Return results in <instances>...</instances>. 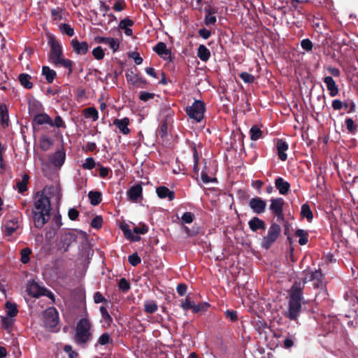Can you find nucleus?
I'll use <instances>...</instances> for the list:
<instances>
[{"instance_id": "nucleus-24", "label": "nucleus", "mask_w": 358, "mask_h": 358, "mask_svg": "<svg viewBox=\"0 0 358 358\" xmlns=\"http://www.w3.org/2000/svg\"><path fill=\"white\" fill-rule=\"evenodd\" d=\"M44 288L45 287H41L38 283L34 282L27 287V292L30 296L34 298H39L42 296V289H44Z\"/></svg>"}, {"instance_id": "nucleus-16", "label": "nucleus", "mask_w": 358, "mask_h": 358, "mask_svg": "<svg viewBox=\"0 0 358 358\" xmlns=\"http://www.w3.org/2000/svg\"><path fill=\"white\" fill-rule=\"evenodd\" d=\"M275 146L279 159L281 161H285L287 158L285 152L288 150V144L283 139H278Z\"/></svg>"}, {"instance_id": "nucleus-15", "label": "nucleus", "mask_w": 358, "mask_h": 358, "mask_svg": "<svg viewBox=\"0 0 358 358\" xmlns=\"http://www.w3.org/2000/svg\"><path fill=\"white\" fill-rule=\"evenodd\" d=\"M66 159V153L64 150L55 152L50 157V163L55 167H61Z\"/></svg>"}, {"instance_id": "nucleus-33", "label": "nucleus", "mask_w": 358, "mask_h": 358, "mask_svg": "<svg viewBox=\"0 0 358 358\" xmlns=\"http://www.w3.org/2000/svg\"><path fill=\"white\" fill-rule=\"evenodd\" d=\"M88 197L92 206H97L102 201V194L99 191H90Z\"/></svg>"}, {"instance_id": "nucleus-57", "label": "nucleus", "mask_w": 358, "mask_h": 358, "mask_svg": "<svg viewBox=\"0 0 358 358\" xmlns=\"http://www.w3.org/2000/svg\"><path fill=\"white\" fill-rule=\"evenodd\" d=\"M168 125L166 122H163L161 124L159 129L158 130V136H159L162 139H164L167 137L168 134Z\"/></svg>"}, {"instance_id": "nucleus-41", "label": "nucleus", "mask_w": 358, "mask_h": 358, "mask_svg": "<svg viewBox=\"0 0 358 358\" xmlns=\"http://www.w3.org/2000/svg\"><path fill=\"white\" fill-rule=\"evenodd\" d=\"M5 307L7 309V317H13L17 315L18 310L15 303L7 301L5 304Z\"/></svg>"}, {"instance_id": "nucleus-56", "label": "nucleus", "mask_w": 358, "mask_h": 358, "mask_svg": "<svg viewBox=\"0 0 358 358\" xmlns=\"http://www.w3.org/2000/svg\"><path fill=\"white\" fill-rule=\"evenodd\" d=\"M128 261L131 265L136 266L141 262V259L138 254L135 252L128 257Z\"/></svg>"}, {"instance_id": "nucleus-10", "label": "nucleus", "mask_w": 358, "mask_h": 358, "mask_svg": "<svg viewBox=\"0 0 358 358\" xmlns=\"http://www.w3.org/2000/svg\"><path fill=\"white\" fill-rule=\"evenodd\" d=\"M77 241V236L72 231H65L60 236L58 248L63 252H67L71 244Z\"/></svg>"}, {"instance_id": "nucleus-29", "label": "nucleus", "mask_w": 358, "mask_h": 358, "mask_svg": "<svg viewBox=\"0 0 358 358\" xmlns=\"http://www.w3.org/2000/svg\"><path fill=\"white\" fill-rule=\"evenodd\" d=\"M0 122L3 127L8 126V110L5 104L0 105Z\"/></svg>"}, {"instance_id": "nucleus-23", "label": "nucleus", "mask_w": 358, "mask_h": 358, "mask_svg": "<svg viewBox=\"0 0 358 358\" xmlns=\"http://www.w3.org/2000/svg\"><path fill=\"white\" fill-rule=\"evenodd\" d=\"M153 50L164 59H166V55L171 54V50L167 48L166 43L164 42L157 43Z\"/></svg>"}, {"instance_id": "nucleus-17", "label": "nucleus", "mask_w": 358, "mask_h": 358, "mask_svg": "<svg viewBox=\"0 0 358 358\" xmlns=\"http://www.w3.org/2000/svg\"><path fill=\"white\" fill-rule=\"evenodd\" d=\"M248 226L250 229L256 232L258 230H265L266 229V224L265 222L259 218L258 217H253L249 222Z\"/></svg>"}, {"instance_id": "nucleus-25", "label": "nucleus", "mask_w": 358, "mask_h": 358, "mask_svg": "<svg viewBox=\"0 0 358 358\" xmlns=\"http://www.w3.org/2000/svg\"><path fill=\"white\" fill-rule=\"evenodd\" d=\"M204 11L206 13V16L204 18V22L206 26L215 24L217 18L214 15L216 13L217 10L215 8H204Z\"/></svg>"}, {"instance_id": "nucleus-63", "label": "nucleus", "mask_w": 358, "mask_h": 358, "mask_svg": "<svg viewBox=\"0 0 358 358\" xmlns=\"http://www.w3.org/2000/svg\"><path fill=\"white\" fill-rule=\"evenodd\" d=\"M148 231V227L145 224H141L140 227H135L132 231L133 233L138 234H145Z\"/></svg>"}, {"instance_id": "nucleus-38", "label": "nucleus", "mask_w": 358, "mask_h": 358, "mask_svg": "<svg viewBox=\"0 0 358 358\" xmlns=\"http://www.w3.org/2000/svg\"><path fill=\"white\" fill-rule=\"evenodd\" d=\"M99 310L104 323L107 327H110L113 320L106 308L105 306H101Z\"/></svg>"}, {"instance_id": "nucleus-34", "label": "nucleus", "mask_w": 358, "mask_h": 358, "mask_svg": "<svg viewBox=\"0 0 358 358\" xmlns=\"http://www.w3.org/2000/svg\"><path fill=\"white\" fill-rule=\"evenodd\" d=\"M158 310V305L154 300H147L144 302V311L148 314H153Z\"/></svg>"}, {"instance_id": "nucleus-39", "label": "nucleus", "mask_w": 358, "mask_h": 358, "mask_svg": "<svg viewBox=\"0 0 358 358\" xmlns=\"http://www.w3.org/2000/svg\"><path fill=\"white\" fill-rule=\"evenodd\" d=\"M295 235L299 237V243L301 245H306L308 241V231L299 229L296 231Z\"/></svg>"}, {"instance_id": "nucleus-45", "label": "nucleus", "mask_w": 358, "mask_h": 358, "mask_svg": "<svg viewBox=\"0 0 358 358\" xmlns=\"http://www.w3.org/2000/svg\"><path fill=\"white\" fill-rule=\"evenodd\" d=\"M2 327L6 330L8 332H10L12 330V326L14 322V320L8 317H1Z\"/></svg>"}, {"instance_id": "nucleus-28", "label": "nucleus", "mask_w": 358, "mask_h": 358, "mask_svg": "<svg viewBox=\"0 0 358 358\" xmlns=\"http://www.w3.org/2000/svg\"><path fill=\"white\" fill-rule=\"evenodd\" d=\"M53 64L55 66H62L69 70L68 75H71L73 73V62L71 59H64L61 57V59H59L57 61H56Z\"/></svg>"}, {"instance_id": "nucleus-19", "label": "nucleus", "mask_w": 358, "mask_h": 358, "mask_svg": "<svg viewBox=\"0 0 358 358\" xmlns=\"http://www.w3.org/2000/svg\"><path fill=\"white\" fill-rule=\"evenodd\" d=\"M323 80L329 92V95L332 97L337 96L338 94L339 90L333 78L331 76H326Z\"/></svg>"}, {"instance_id": "nucleus-40", "label": "nucleus", "mask_w": 358, "mask_h": 358, "mask_svg": "<svg viewBox=\"0 0 358 358\" xmlns=\"http://www.w3.org/2000/svg\"><path fill=\"white\" fill-rule=\"evenodd\" d=\"M250 134L252 141H257L262 138L263 132L258 126L254 125L250 129Z\"/></svg>"}, {"instance_id": "nucleus-4", "label": "nucleus", "mask_w": 358, "mask_h": 358, "mask_svg": "<svg viewBox=\"0 0 358 358\" xmlns=\"http://www.w3.org/2000/svg\"><path fill=\"white\" fill-rule=\"evenodd\" d=\"M281 234V227L276 222L270 225L266 235L262 236L260 245L265 250L270 249L278 240Z\"/></svg>"}, {"instance_id": "nucleus-47", "label": "nucleus", "mask_w": 358, "mask_h": 358, "mask_svg": "<svg viewBox=\"0 0 358 358\" xmlns=\"http://www.w3.org/2000/svg\"><path fill=\"white\" fill-rule=\"evenodd\" d=\"M59 29L62 33L66 34L68 36H73L74 35V29L68 24H61Z\"/></svg>"}, {"instance_id": "nucleus-18", "label": "nucleus", "mask_w": 358, "mask_h": 358, "mask_svg": "<svg viewBox=\"0 0 358 358\" xmlns=\"http://www.w3.org/2000/svg\"><path fill=\"white\" fill-rule=\"evenodd\" d=\"M143 188L141 184H136L132 186L127 192V196L129 200L136 201L138 199L142 197Z\"/></svg>"}, {"instance_id": "nucleus-51", "label": "nucleus", "mask_w": 358, "mask_h": 358, "mask_svg": "<svg viewBox=\"0 0 358 358\" xmlns=\"http://www.w3.org/2000/svg\"><path fill=\"white\" fill-rule=\"evenodd\" d=\"M102 224H103V218L100 215L95 216L92 219L91 224H90V225L92 228L96 229H101L102 227Z\"/></svg>"}, {"instance_id": "nucleus-43", "label": "nucleus", "mask_w": 358, "mask_h": 358, "mask_svg": "<svg viewBox=\"0 0 358 358\" xmlns=\"http://www.w3.org/2000/svg\"><path fill=\"white\" fill-rule=\"evenodd\" d=\"M40 143L41 148L44 151L48 150L53 144L51 138L45 136L41 138Z\"/></svg>"}, {"instance_id": "nucleus-9", "label": "nucleus", "mask_w": 358, "mask_h": 358, "mask_svg": "<svg viewBox=\"0 0 358 358\" xmlns=\"http://www.w3.org/2000/svg\"><path fill=\"white\" fill-rule=\"evenodd\" d=\"M310 281L314 282L313 286L315 288L323 287V274L321 269L306 271V277L303 280V285Z\"/></svg>"}, {"instance_id": "nucleus-44", "label": "nucleus", "mask_w": 358, "mask_h": 358, "mask_svg": "<svg viewBox=\"0 0 358 358\" xmlns=\"http://www.w3.org/2000/svg\"><path fill=\"white\" fill-rule=\"evenodd\" d=\"M118 288L122 292L126 293L131 289V284L125 278H122L119 280Z\"/></svg>"}, {"instance_id": "nucleus-11", "label": "nucleus", "mask_w": 358, "mask_h": 358, "mask_svg": "<svg viewBox=\"0 0 358 358\" xmlns=\"http://www.w3.org/2000/svg\"><path fill=\"white\" fill-rule=\"evenodd\" d=\"M248 205L253 213L258 215L264 213L266 208V201L258 196L252 198Z\"/></svg>"}, {"instance_id": "nucleus-2", "label": "nucleus", "mask_w": 358, "mask_h": 358, "mask_svg": "<svg viewBox=\"0 0 358 358\" xmlns=\"http://www.w3.org/2000/svg\"><path fill=\"white\" fill-rule=\"evenodd\" d=\"M303 287L301 282H295L289 291L288 308L285 316L290 320H296L301 312Z\"/></svg>"}, {"instance_id": "nucleus-26", "label": "nucleus", "mask_w": 358, "mask_h": 358, "mask_svg": "<svg viewBox=\"0 0 358 358\" xmlns=\"http://www.w3.org/2000/svg\"><path fill=\"white\" fill-rule=\"evenodd\" d=\"M120 229L123 231V234L126 238L131 240L134 242L140 241L141 237L138 235H134L129 227L127 224L123 223L120 225Z\"/></svg>"}, {"instance_id": "nucleus-61", "label": "nucleus", "mask_w": 358, "mask_h": 358, "mask_svg": "<svg viewBox=\"0 0 358 358\" xmlns=\"http://www.w3.org/2000/svg\"><path fill=\"white\" fill-rule=\"evenodd\" d=\"M182 220L186 224H190L194 221V215L191 212H185L182 214Z\"/></svg>"}, {"instance_id": "nucleus-48", "label": "nucleus", "mask_w": 358, "mask_h": 358, "mask_svg": "<svg viewBox=\"0 0 358 358\" xmlns=\"http://www.w3.org/2000/svg\"><path fill=\"white\" fill-rule=\"evenodd\" d=\"M92 55L97 60H102L105 57V52L101 46H98L92 50Z\"/></svg>"}, {"instance_id": "nucleus-7", "label": "nucleus", "mask_w": 358, "mask_h": 358, "mask_svg": "<svg viewBox=\"0 0 358 358\" xmlns=\"http://www.w3.org/2000/svg\"><path fill=\"white\" fill-rule=\"evenodd\" d=\"M44 322L45 326L55 331L59 323V313L57 309L54 307L48 308L44 311Z\"/></svg>"}, {"instance_id": "nucleus-50", "label": "nucleus", "mask_w": 358, "mask_h": 358, "mask_svg": "<svg viewBox=\"0 0 358 358\" xmlns=\"http://www.w3.org/2000/svg\"><path fill=\"white\" fill-rule=\"evenodd\" d=\"M126 78L127 82L131 83L133 85H137V80L138 79L139 75L135 73L133 71L127 72L126 73Z\"/></svg>"}, {"instance_id": "nucleus-46", "label": "nucleus", "mask_w": 358, "mask_h": 358, "mask_svg": "<svg viewBox=\"0 0 358 358\" xmlns=\"http://www.w3.org/2000/svg\"><path fill=\"white\" fill-rule=\"evenodd\" d=\"M31 253V250L29 248H25L21 250L20 260L23 264H27L29 262V260H30L29 256H30Z\"/></svg>"}, {"instance_id": "nucleus-59", "label": "nucleus", "mask_w": 358, "mask_h": 358, "mask_svg": "<svg viewBox=\"0 0 358 358\" xmlns=\"http://www.w3.org/2000/svg\"><path fill=\"white\" fill-rule=\"evenodd\" d=\"M224 315L231 322H235L238 320V313L236 310L228 309L224 312Z\"/></svg>"}, {"instance_id": "nucleus-12", "label": "nucleus", "mask_w": 358, "mask_h": 358, "mask_svg": "<svg viewBox=\"0 0 358 358\" xmlns=\"http://www.w3.org/2000/svg\"><path fill=\"white\" fill-rule=\"evenodd\" d=\"M3 233L7 236H10L18 229V219L17 217H11L5 220L3 224Z\"/></svg>"}, {"instance_id": "nucleus-36", "label": "nucleus", "mask_w": 358, "mask_h": 358, "mask_svg": "<svg viewBox=\"0 0 358 358\" xmlns=\"http://www.w3.org/2000/svg\"><path fill=\"white\" fill-rule=\"evenodd\" d=\"M301 215L303 217L306 218L309 222H312L313 219V213L308 203H304L301 206Z\"/></svg>"}, {"instance_id": "nucleus-42", "label": "nucleus", "mask_w": 358, "mask_h": 358, "mask_svg": "<svg viewBox=\"0 0 358 358\" xmlns=\"http://www.w3.org/2000/svg\"><path fill=\"white\" fill-rule=\"evenodd\" d=\"M345 123L348 133L355 134L357 132L358 125L355 124L354 120L351 117H347Z\"/></svg>"}, {"instance_id": "nucleus-35", "label": "nucleus", "mask_w": 358, "mask_h": 358, "mask_svg": "<svg viewBox=\"0 0 358 358\" xmlns=\"http://www.w3.org/2000/svg\"><path fill=\"white\" fill-rule=\"evenodd\" d=\"M29 175L25 173L22 176V180L17 182L16 186L19 193L23 194L27 190V184L29 182Z\"/></svg>"}, {"instance_id": "nucleus-52", "label": "nucleus", "mask_w": 358, "mask_h": 358, "mask_svg": "<svg viewBox=\"0 0 358 358\" xmlns=\"http://www.w3.org/2000/svg\"><path fill=\"white\" fill-rule=\"evenodd\" d=\"M112 342L113 340L108 333H103L99 336L98 339V343L101 345H105Z\"/></svg>"}, {"instance_id": "nucleus-64", "label": "nucleus", "mask_w": 358, "mask_h": 358, "mask_svg": "<svg viewBox=\"0 0 358 358\" xmlns=\"http://www.w3.org/2000/svg\"><path fill=\"white\" fill-rule=\"evenodd\" d=\"M210 306L208 303L204 302L199 304H194L193 311L194 313H199L200 311L206 310Z\"/></svg>"}, {"instance_id": "nucleus-58", "label": "nucleus", "mask_w": 358, "mask_h": 358, "mask_svg": "<svg viewBox=\"0 0 358 358\" xmlns=\"http://www.w3.org/2000/svg\"><path fill=\"white\" fill-rule=\"evenodd\" d=\"M52 222H53L52 229L55 231L58 230L62 225L61 215L60 214L55 215L52 219Z\"/></svg>"}, {"instance_id": "nucleus-3", "label": "nucleus", "mask_w": 358, "mask_h": 358, "mask_svg": "<svg viewBox=\"0 0 358 358\" xmlns=\"http://www.w3.org/2000/svg\"><path fill=\"white\" fill-rule=\"evenodd\" d=\"M92 323L90 321L88 314L81 318L77 323L76 327L75 342L78 345H83L91 341L92 334L90 332Z\"/></svg>"}, {"instance_id": "nucleus-20", "label": "nucleus", "mask_w": 358, "mask_h": 358, "mask_svg": "<svg viewBox=\"0 0 358 358\" xmlns=\"http://www.w3.org/2000/svg\"><path fill=\"white\" fill-rule=\"evenodd\" d=\"M275 186L280 194L286 195L290 189V184L281 177H278L275 180Z\"/></svg>"}, {"instance_id": "nucleus-54", "label": "nucleus", "mask_w": 358, "mask_h": 358, "mask_svg": "<svg viewBox=\"0 0 358 358\" xmlns=\"http://www.w3.org/2000/svg\"><path fill=\"white\" fill-rule=\"evenodd\" d=\"M95 166L96 162L93 157H87L85 162L82 164V167L86 170H92Z\"/></svg>"}, {"instance_id": "nucleus-6", "label": "nucleus", "mask_w": 358, "mask_h": 358, "mask_svg": "<svg viewBox=\"0 0 358 358\" xmlns=\"http://www.w3.org/2000/svg\"><path fill=\"white\" fill-rule=\"evenodd\" d=\"M48 43L50 48L48 54V60L53 64L63 57L62 46L54 36H49Z\"/></svg>"}, {"instance_id": "nucleus-62", "label": "nucleus", "mask_w": 358, "mask_h": 358, "mask_svg": "<svg viewBox=\"0 0 358 358\" xmlns=\"http://www.w3.org/2000/svg\"><path fill=\"white\" fill-rule=\"evenodd\" d=\"M50 126H55L57 128H65L66 124L63 121L62 118L57 115L55 117L54 122L52 120V124H50Z\"/></svg>"}, {"instance_id": "nucleus-60", "label": "nucleus", "mask_w": 358, "mask_h": 358, "mask_svg": "<svg viewBox=\"0 0 358 358\" xmlns=\"http://www.w3.org/2000/svg\"><path fill=\"white\" fill-rule=\"evenodd\" d=\"M192 151H193V159H194V170L195 172L197 173L199 171L198 166H199V157L198 151L194 145L192 147Z\"/></svg>"}, {"instance_id": "nucleus-53", "label": "nucleus", "mask_w": 358, "mask_h": 358, "mask_svg": "<svg viewBox=\"0 0 358 358\" xmlns=\"http://www.w3.org/2000/svg\"><path fill=\"white\" fill-rule=\"evenodd\" d=\"M302 49L306 52H310L313 50V44L309 38H304L301 41Z\"/></svg>"}, {"instance_id": "nucleus-8", "label": "nucleus", "mask_w": 358, "mask_h": 358, "mask_svg": "<svg viewBox=\"0 0 358 358\" xmlns=\"http://www.w3.org/2000/svg\"><path fill=\"white\" fill-rule=\"evenodd\" d=\"M269 206L270 210L277 217L278 221H284L283 206L285 201L282 198H275L271 199Z\"/></svg>"}, {"instance_id": "nucleus-1", "label": "nucleus", "mask_w": 358, "mask_h": 358, "mask_svg": "<svg viewBox=\"0 0 358 358\" xmlns=\"http://www.w3.org/2000/svg\"><path fill=\"white\" fill-rule=\"evenodd\" d=\"M58 193L55 186H45L43 190L38 191L34 196L33 220L34 226L41 229L48 222L52 210L50 199Z\"/></svg>"}, {"instance_id": "nucleus-5", "label": "nucleus", "mask_w": 358, "mask_h": 358, "mask_svg": "<svg viewBox=\"0 0 358 358\" xmlns=\"http://www.w3.org/2000/svg\"><path fill=\"white\" fill-rule=\"evenodd\" d=\"M206 110L203 101L195 100L192 106L186 107L185 111L191 119L195 120L197 122L203 118Z\"/></svg>"}, {"instance_id": "nucleus-21", "label": "nucleus", "mask_w": 358, "mask_h": 358, "mask_svg": "<svg viewBox=\"0 0 358 358\" xmlns=\"http://www.w3.org/2000/svg\"><path fill=\"white\" fill-rule=\"evenodd\" d=\"M129 124V119L128 117H124L122 119H115L113 120V124L115 125L121 133L124 135L129 134L130 132L128 125Z\"/></svg>"}, {"instance_id": "nucleus-14", "label": "nucleus", "mask_w": 358, "mask_h": 358, "mask_svg": "<svg viewBox=\"0 0 358 358\" xmlns=\"http://www.w3.org/2000/svg\"><path fill=\"white\" fill-rule=\"evenodd\" d=\"M94 41L97 43H104L108 45L109 47L113 50V52H117L120 48V42L117 38L96 36L95 37Z\"/></svg>"}, {"instance_id": "nucleus-31", "label": "nucleus", "mask_w": 358, "mask_h": 358, "mask_svg": "<svg viewBox=\"0 0 358 358\" xmlns=\"http://www.w3.org/2000/svg\"><path fill=\"white\" fill-rule=\"evenodd\" d=\"M34 122L38 125L50 124H52V119L46 113H38L34 116Z\"/></svg>"}, {"instance_id": "nucleus-13", "label": "nucleus", "mask_w": 358, "mask_h": 358, "mask_svg": "<svg viewBox=\"0 0 358 358\" xmlns=\"http://www.w3.org/2000/svg\"><path fill=\"white\" fill-rule=\"evenodd\" d=\"M71 46L77 55H85L89 50V45L86 41L80 42L76 38L71 41Z\"/></svg>"}, {"instance_id": "nucleus-22", "label": "nucleus", "mask_w": 358, "mask_h": 358, "mask_svg": "<svg viewBox=\"0 0 358 358\" xmlns=\"http://www.w3.org/2000/svg\"><path fill=\"white\" fill-rule=\"evenodd\" d=\"M156 192L160 199H168L169 201H173L175 199V192L170 190L165 186H159L157 188Z\"/></svg>"}, {"instance_id": "nucleus-37", "label": "nucleus", "mask_w": 358, "mask_h": 358, "mask_svg": "<svg viewBox=\"0 0 358 358\" xmlns=\"http://www.w3.org/2000/svg\"><path fill=\"white\" fill-rule=\"evenodd\" d=\"M83 115L86 118H92L93 121H96L99 118V113L94 107L84 109Z\"/></svg>"}, {"instance_id": "nucleus-49", "label": "nucleus", "mask_w": 358, "mask_h": 358, "mask_svg": "<svg viewBox=\"0 0 358 358\" xmlns=\"http://www.w3.org/2000/svg\"><path fill=\"white\" fill-rule=\"evenodd\" d=\"M239 77L243 80L244 83L248 84H252L255 80V76L247 72H241V73H239Z\"/></svg>"}, {"instance_id": "nucleus-30", "label": "nucleus", "mask_w": 358, "mask_h": 358, "mask_svg": "<svg viewBox=\"0 0 358 358\" xmlns=\"http://www.w3.org/2000/svg\"><path fill=\"white\" fill-rule=\"evenodd\" d=\"M20 84L26 89L30 90L33 87V83L31 81V76L27 73H20L18 76Z\"/></svg>"}, {"instance_id": "nucleus-32", "label": "nucleus", "mask_w": 358, "mask_h": 358, "mask_svg": "<svg viewBox=\"0 0 358 358\" xmlns=\"http://www.w3.org/2000/svg\"><path fill=\"white\" fill-rule=\"evenodd\" d=\"M197 57L201 61L207 62L210 57V52L204 45H200L197 50Z\"/></svg>"}, {"instance_id": "nucleus-27", "label": "nucleus", "mask_w": 358, "mask_h": 358, "mask_svg": "<svg viewBox=\"0 0 358 358\" xmlns=\"http://www.w3.org/2000/svg\"><path fill=\"white\" fill-rule=\"evenodd\" d=\"M42 75L45 76L48 83H52L57 76V73L49 66H43L42 67Z\"/></svg>"}, {"instance_id": "nucleus-55", "label": "nucleus", "mask_w": 358, "mask_h": 358, "mask_svg": "<svg viewBox=\"0 0 358 358\" xmlns=\"http://www.w3.org/2000/svg\"><path fill=\"white\" fill-rule=\"evenodd\" d=\"M331 106L334 108V110H339L343 107H344L345 108H348V102L347 101L342 102L339 99H334L332 101Z\"/></svg>"}]
</instances>
